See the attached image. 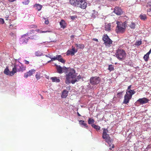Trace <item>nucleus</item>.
<instances>
[{"label": "nucleus", "mask_w": 151, "mask_h": 151, "mask_svg": "<svg viewBox=\"0 0 151 151\" xmlns=\"http://www.w3.org/2000/svg\"><path fill=\"white\" fill-rule=\"evenodd\" d=\"M132 86L130 85L128 87L127 89L126 90V93L124 95V99L123 101V103L127 104L131 99L132 95L134 94L135 92L134 90L130 89Z\"/></svg>", "instance_id": "obj_1"}, {"label": "nucleus", "mask_w": 151, "mask_h": 151, "mask_svg": "<svg viewBox=\"0 0 151 151\" xmlns=\"http://www.w3.org/2000/svg\"><path fill=\"white\" fill-rule=\"evenodd\" d=\"M75 70L74 69H71L70 70L68 74L66 75L65 83L69 84L71 83L72 81L76 78Z\"/></svg>", "instance_id": "obj_2"}, {"label": "nucleus", "mask_w": 151, "mask_h": 151, "mask_svg": "<svg viewBox=\"0 0 151 151\" xmlns=\"http://www.w3.org/2000/svg\"><path fill=\"white\" fill-rule=\"evenodd\" d=\"M116 23L117 25L115 29L116 32L117 33H124L126 28V22H117Z\"/></svg>", "instance_id": "obj_3"}, {"label": "nucleus", "mask_w": 151, "mask_h": 151, "mask_svg": "<svg viewBox=\"0 0 151 151\" xmlns=\"http://www.w3.org/2000/svg\"><path fill=\"white\" fill-rule=\"evenodd\" d=\"M116 57L119 60H122L125 58L126 53L123 49H118L115 54Z\"/></svg>", "instance_id": "obj_4"}, {"label": "nucleus", "mask_w": 151, "mask_h": 151, "mask_svg": "<svg viewBox=\"0 0 151 151\" xmlns=\"http://www.w3.org/2000/svg\"><path fill=\"white\" fill-rule=\"evenodd\" d=\"M108 132V130L107 129H103L102 137L105 139V141L107 142L108 144H109V142H112L113 140L111 139L107 133Z\"/></svg>", "instance_id": "obj_5"}, {"label": "nucleus", "mask_w": 151, "mask_h": 151, "mask_svg": "<svg viewBox=\"0 0 151 151\" xmlns=\"http://www.w3.org/2000/svg\"><path fill=\"white\" fill-rule=\"evenodd\" d=\"M102 39L106 47H110L111 45L112 44V41L107 35H104L103 36Z\"/></svg>", "instance_id": "obj_6"}, {"label": "nucleus", "mask_w": 151, "mask_h": 151, "mask_svg": "<svg viewBox=\"0 0 151 151\" xmlns=\"http://www.w3.org/2000/svg\"><path fill=\"white\" fill-rule=\"evenodd\" d=\"M13 69L14 70L15 72L14 73H16L17 70L19 72H23L25 70L26 67L24 66L21 63L19 64H17L15 63L14 65V67L13 68Z\"/></svg>", "instance_id": "obj_7"}, {"label": "nucleus", "mask_w": 151, "mask_h": 151, "mask_svg": "<svg viewBox=\"0 0 151 151\" xmlns=\"http://www.w3.org/2000/svg\"><path fill=\"white\" fill-rule=\"evenodd\" d=\"M101 79L99 77H92L90 79V82L92 85H96L99 83Z\"/></svg>", "instance_id": "obj_8"}, {"label": "nucleus", "mask_w": 151, "mask_h": 151, "mask_svg": "<svg viewBox=\"0 0 151 151\" xmlns=\"http://www.w3.org/2000/svg\"><path fill=\"white\" fill-rule=\"evenodd\" d=\"M14 72H15L14 70L13 69V68L12 71H10L8 67L6 68L4 71V73L5 74L11 76H13L15 74Z\"/></svg>", "instance_id": "obj_9"}, {"label": "nucleus", "mask_w": 151, "mask_h": 151, "mask_svg": "<svg viewBox=\"0 0 151 151\" xmlns=\"http://www.w3.org/2000/svg\"><path fill=\"white\" fill-rule=\"evenodd\" d=\"M79 4L80 5V6H78V7L81 8L82 9H85L87 7V3L86 1L85 0H79Z\"/></svg>", "instance_id": "obj_10"}, {"label": "nucleus", "mask_w": 151, "mask_h": 151, "mask_svg": "<svg viewBox=\"0 0 151 151\" xmlns=\"http://www.w3.org/2000/svg\"><path fill=\"white\" fill-rule=\"evenodd\" d=\"M35 70L34 69H31L29 70V71L27 72L24 74V77L25 78H27L29 76H30L33 74L35 73Z\"/></svg>", "instance_id": "obj_11"}, {"label": "nucleus", "mask_w": 151, "mask_h": 151, "mask_svg": "<svg viewBox=\"0 0 151 151\" xmlns=\"http://www.w3.org/2000/svg\"><path fill=\"white\" fill-rule=\"evenodd\" d=\"M77 50H76L75 48L73 46L72 47V49L70 50H68L66 53L67 55H74L75 53L77 52Z\"/></svg>", "instance_id": "obj_12"}, {"label": "nucleus", "mask_w": 151, "mask_h": 151, "mask_svg": "<svg viewBox=\"0 0 151 151\" xmlns=\"http://www.w3.org/2000/svg\"><path fill=\"white\" fill-rule=\"evenodd\" d=\"M79 1V0H70L69 2L71 5L78 7L80 6L78 3Z\"/></svg>", "instance_id": "obj_13"}, {"label": "nucleus", "mask_w": 151, "mask_h": 151, "mask_svg": "<svg viewBox=\"0 0 151 151\" xmlns=\"http://www.w3.org/2000/svg\"><path fill=\"white\" fill-rule=\"evenodd\" d=\"M114 12L117 15H120L122 14V10L119 7H116L114 10Z\"/></svg>", "instance_id": "obj_14"}, {"label": "nucleus", "mask_w": 151, "mask_h": 151, "mask_svg": "<svg viewBox=\"0 0 151 151\" xmlns=\"http://www.w3.org/2000/svg\"><path fill=\"white\" fill-rule=\"evenodd\" d=\"M140 104H143L147 103L148 101V99L146 98H144L141 99H139L137 101Z\"/></svg>", "instance_id": "obj_15"}, {"label": "nucleus", "mask_w": 151, "mask_h": 151, "mask_svg": "<svg viewBox=\"0 0 151 151\" xmlns=\"http://www.w3.org/2000/svg\"><path fill=\"white\" fill-rule=\"evenodd\" d=\"M55 58L56 60H58L59 62H60L63 63H65V61L62 58L61 55H57L55 56Z\"/></svg>", "instance_id": "obj_16"}, {"label": "nucleus", "mask_w": 151, "mask_h": 151, "mask_svg": "<svg viewBox=\"0 0 151 151\" xmlns=\"http://www.w3.org/2000/svg\"><path fill=\"white\" fill-rule=\"evenodd\" d=\"M68 91L66 90H64L62 92L61 97L62 98H65L68 95Z\"/></svg>", "instance_id": "obj_17"}, {"label": "nucleus", "mask_w": 151, "mask_h": 151, "mask_svg": "<svg viewBox=\"0 0 151 151\" xmlns=\"http://www.w3.org/2000/svg\"><path fill=\"white\" fill-rule=\"evenodd\" d=\"M55 65L56 66L58 73L60 74L63 73V68L60 66L57 65L56 64H55Z\"/></svg>", "instance_id": "obj_18"}, {"label": "nucleus", "mask_w": 151, "mask_h": 151, "mask_svg": "<svg viewBox=\"0 0 151 151\" xmlns=\"http://www.w3.org/2000/svg\"><path fill=\"white\" fill-rule=\"evenodd\" d=\"M60 24L61 27L64 29L66 27V24L64 20H61L60 22Z\"/></svg>", "instance_id": "obj_19"}, {"label": "nucleus", "mask_w": 151, "mask_h": 151, "mask_svg": "<svg viewBox=\"0 0 151 151\" xmlns=\"http://www.w3.org/2000/svg\"><path fill=\"white\" fill-rule=\"evenodd\" d=\"M81 78V76L80 75H79L77 76V77L75 78L74 80H73L71 82V83L73 84H74L76 82L78 81L79 80H80Z\"/></svg>", "instance_id": "obj_20"}, {"label": "nucleus", "mask_w": 151, "mask_h": 151, "mask_svg": "<svg viewBox=\"0 0 151 151\" xmlns=\"http://www.w3.org/2000/svg\"><path fill=\"white\" fill-rule=\"evenodd\" d=\"M75 45L78 49H83L85 47L84 45L82 44H76Z\"/></svg>", "instance_id": "obj_21"}, {"label": "nucleus", "mask_w": 151, "mask_h": 151, "mask_svg": "<svg viewBox=\"0 0 151 151\" xmlns=\"http://www.w3.org/2000/svg\"><path fill=\"white\" fill-rule=\"evenodd\" d=\"M51 79L52 80V82H59L60 81V80L59 78H58L56 77H51Z\"/></svg>", "instance_id": "obj_22"}, {"label": "nucleus", "mask_w": 151, "mask_h": 151, "mask_svg": "<svg viewBox=\"0 0 151 151\" xmlns=\"http://www.w3.org/2000/svg\"><path fill=\"white\" fill-rule=\"evenodd\" d=\"M34 6L36 8V9L38 11H40L42 7V6L41 5L37 4H35Z\"/></svg>", "instance_id": "obj_23"}, {"label": "nucleus", "mask_w": 151, "mask_h": 151, "mask_svg": "<svg viewBox=\"0 0 151 151\" xmlns=\"http://www.w3.org/2000/svg\"><path fill=\"white\" fill-rule=\"evenodd\" d=\"M111 24L109 23L105 25V30L109 31L111 30Z\"/></svg>", "instance_id": "obj_24"}, {"label": "nucleus", "mask_w": 151, "mask_h": 151, "mask_svg": "<svg viewBox=\"0 0 151 151\" xmlns=\"http://www.w3.org/2000/svg\"><path fill=\"white\" fill-rule=\"evenodd\" d=\"M79 123L80 124L84 126L86 128H88V126L87 125V124H86L84 121L80 120L79 121Z\"/></svg>", "instance_id": "obj_25"}, {"label": "nucleus", "mask_w": 151, "mask_h": 151, "mask_svg": "<svg viewBox=\"0 0 151 151\" xmlns=\"http://www.w3.org/2000/svg\"><path fill=\"white\" fill-rule=\"evenodd\" d=\"M150 54L149 52H148L144 56L143 58L145 61H147L149 58V55Z\"/></svg>", "instance_id": "obj_26"}, {"label": "nucleus", "mask_w": 151, "mask_h": 151, "mask_svg": "<svg viewBox=\"0 0 151 151\" xmlns=\"http://www.w3.org/2000/svg\"><path fill=\"white\" fill-rule=\"evenodd\" d=\"M139 17L141 19L144 20H145L147 19L146 15L145 14H141L140 15Z\"/></svg>", "instance_id": "obj_27"}, {"label": "nucleus", "mask_w": 151, "mask_h": 151, "mask_svg": "<svg viewBox=\"0 0 151 151\" xmlns=\"http://www.w3.org/2000/svg\"><path fill=\"white\" fill-rule=\"evenodd\" d=\"M92 127L96 129L97 130H99L100 129V127L98 125H97L95 124H93L91 125Z\"/></svg>", "instance_id": "obj_28"}, {"label": "nucleus", "mask_w": 151, "mask_h": 151, "mask_svg": "<svg viewBox=\"0 0 151 151\" xmlns=\"http://www.w3.org/2000/svg\"><path fill=\"white\" fill-rule=\"evenodd\" d=\"M38 37V36L37 35H34L33 36H31L30 37H29V38L32 40H36Z\"/></svg>", "instance_id": "obj_29"}, {"label": "nucleus", "mask_w": 151, "mask_h": 151, "mask_svg": "<svg viewBox=\"0 0 151 151\" xmlns=\"http://www.w3.org/2000/svg\"><path fill=\"white\" fill-rule=\"evenodd\" d=\"M108 70L110 71L114 70V66L111 64L109 65Z\"/></svg>", "instance_id": "obj_30"}, {"label": "nucleus", "mask_w": 151, "mask_h": 151, "mask_svg": "<svg viewBox=\"0 0 151 151\" xmlns=\"http://www.w3.org/2000/svg\"><path fill=\"white\" fill-rule=\"evenodd\" d=\"M28 40L24 37H22L20 39V41L22 43H26L27 42Z\"/></svg>", "instance_id": "obj_31"}, {"label": "nucleus", "mask_w": 151, "mask_h": 151, "mask_svg": "<svg viewBox=\"0 0 151 151\" xmlns=\"http://www.w3.org/2000/svg\"><path fill=\"white\" fill-rule=\"evenodd\" d=\"M94 120L92 118H89L88 120V123L89 124H91L94 122Z\"/></svg>", "instance_id": "obj_32"}, {"label": "nucleus", "mask_w": 151, "mask_h": 151, "mask_svg": "<svg viewBox=\"0 0 151 151\" xmlns=\"http://www.w3.org/2000/svg\"><path fill=\"white\" fill-rule=\"evenodd\" d=\"M129 27L131 29H134L135 28V24L134 23L132 22L130 25Z\"/></svg>", "instance_id": "obj_33"}, {"label": "nucleus", "mask_w": 151, "mask_h": 151, "mask_svg": "<svg viewBox=\"0 0 151 151\" xmlns=\"http://www.w3.org/2000/svg\"><path fill=\"white\" fill-rule=\"evenodd\" d=\"M123 92H120L117 94V96L119 98H121L122 96Z\"/></svg>", "instance_id": "obj_34"}, {"label": "nucleus", "mask_w": 151, "mask_h": 151, "mask_svg": "<svg viewBox=\"0 0 151 151\" xmlns=\"http://www.w3.org/2000/svg\"><path fill=\"white\" fill-rule=\"evenodd\" d=\"M35 77L37 80H39L40 78V73L39 72L37 73L35 75Z\"/></svg>", "instance_id": "obj_35"}, {"label": "nucleus", "mask_w": 151, "mask_h": 151, "mask_svg": "<svg viewBox=\"0 0 151 151\" xmlns=\"http://www.w3.org/2000/svg\"><path fill=\"white\" fill-rule=\"evenodd\" d=\"M111 142H109V147H110L109 149L110 150H111V148H114V145L112 144Z\"/></svg>", "instance_id": "obj_36"}, {"label": "nucleus", "mask_w": 151, "mask_h": 151, "mask_svg": "<svg viewBox=\"0 0 151 151\" xmlns=\"http://www.w3.org/2000/svg\"><path fill=\"white\" fill-rule=\"evenodd\" d=\"M29 0H27L24 1H23L22 3L25 5H27L29 4Z\"/></svg>", "instance_id": "obj_37"}, {"label": "nucleus", "mask_w": 151, "mask_h": 151, "mask_svg": "<svg viewBox=\"0 0 151 151\" xmlns=\"http://www.w3.org/2000/svg\"><path fill=\"white\" fill-rule=\"evenodd\" d=\"M35 33V31L34 30H31L28 33V35H30L31 34H34Z\"/></svg>", "instance_id": "obj_38"}, {"label": "nucleus", "mask_w": 151, "mask_h": 151, "mask_svg": "<svg viewBox=\"0 0 151 151\" xmlns=\"http://www.w3.org/2000/svg\"><path fill=\"white\" fill-rule=\"evenodd\" d=\"M4 22V20L3 19L0 18V24H3Z\"/></svg>", "instance_id": "obj_39"}, {"label": "nucleus", "mask_w": 151, "mask_h": 151, "mask_svg": "<svg viewBox=\"0 0 151 151\" xmlns=\"http://www.w3.org/2000/svg\"><path fill=\"white\" fill-rule=\"evenodd\" d=\"M49 58L51 59V61H53L56 60L55 56H54L53 58H51V57H49Z\"/></svg>", "instance_id": "obj_40"}, {"label": "nucleus", "mask_w": 151, "mask_h": 151, "mask_svg": "<svg viewBox=\"0 0 151 151\" xmlns=\"http://www.w3.org/2000/svg\"><path fill=\"white\" fill-rule=\"evenodd\" d=\"M142 44V42L140 41H138L136 42V45H139Z\"/></svg>", "instance_id": "obj_41"}, {"label": "nucleus", "mask_w": 151, "mask_h": 151, "mask_svg": "<svg viewBox=\"0 0 151 151\" xmlns=\"http://www.w3.org/2000/svg\"><path fill=\"white\" fill-rule=\"evenodd\" d=\"M147 7L151 6V1L148 2V3H147Z\"/></svg>", "instance_id": "obj_42"}, {"label": "nucleus", "mask_w": 151, "mask_h": 151, "mask_svg": "<svg viewBox=\"0 0 151 151\" xmlns=\"http://www.w3.org/2000/svg\"><path fill=\"white\" fill-rule=\"evenodd\" d=\"M50 31H40V33H46V32H50Z\"/></svg>", "instance_id": "obj_43"}, {"label": "nucleus", "mask_w": 151, "mask_h": 151, "mask_svg": "<svg viewBox=\"0 0 151 151\" xmlns=\"http://www.w3.org/2000/svg\"><path fill=\"white\" fill-rule=\"evenodd\" d=\"M24 63L26 65H28L29 64V62L26 60H24Z\"/></svg>", "instance_id": "obj_44"}, {"label": "nucleus", "mask_w": 151, "mask_h": 151, "mask_svg": "<svg viewBox=\"0 0 151 151\" xmlns=\"http://www.w3.org/2000/svg\"><path fill=\"white\" fill-rule=\"evenodd\" d=\"M76 17L74 16H70L71 19H74Z\"/></svg>", "instance_id": "obj_45"}, {"label": "nucleus", "mask_w": 151, "mask_h": 151, "mask_svg": "<svg viewBox=\"0 0 151 151\" xmlns=\"http://www.w3.org/2000/svg\"><path fill=\"white\" fill-rule=\"evenodd\" d=\"M16 0H8V1L10 2H12L16 1Z\"/></svg>", "instance_id": "obj_46"}, {"label": "nucleus", "mask_w": 151, "mask_h": 151, "mask_svg": "<svg viewBox=\"0 0 151 151\" xmlns=\"http://www.w3.org/2000/svg\"><path fill=\"white\" fill-rule=\"evenodd\" d=\"M45 24H47L49 23V21L48 20H45Z\"/></svg>", "instance_id": "obj_47"}, {"label": "nucleus", "mask_w": 151, "mask_h": 151, "mask_svg": "<svg viewBox=\"0 0 151 151\" xmlns=\"http://www.w3.org/2000/svg\"><path fill=\"white\" fill-rule=\"evenodd\" d=\"M93 40H94V41H96V42H98V40L96 38H93Z\"/></svg>", "instance_id": "obj_48"}, {"label": "nucleus", "mask_w": 151, "mask_h": 151, "mask_svg": "<svg viewBox=\"0 0 151 151\" xmlns=\"http://www.w3.org/2000/svg\"><path fill=\"white\" fill-rule=\"evenodd\" d=\"M36 32H37L40 33V31H41L39 29H37L36 30H35Z\"/></svg>", "instance_id": "obj_49"}, {"label": "nucleus", "mask_w": 151, "mask_h": 151, "mask_svg": "<svg viewBox=\"0 0 151 151\" xmlns=\"http://www.w3.org/2000/svg\"><path fill=\"white\" fill-rule=\"evenodd\" d=\"M147 11L148 12H151V7L149 9H148L147 10Z\"/></svg>", "instance_id": "obj_50"}, {"label": "nucleus", "mask_w": 151, "mask_h": 151, "mask_svg": "<svg viewBox=\"0 0 151 151\" xmlns=\"http://www.w3.org/2000/svg\"><path fill=\"white\" fill-rule=\"evenodd\" d=\"M10 35L11 36H13L14 35V34L13 33L11 32L10 33Z\"/></svg>", "instance_id": "obj_51"}, {"label": "nucleus", "mask_w": 151, "mask_h": 151, "mask_svg": "<svg viewBox=\"0 0 151 151\" xmlns=\"http://www.w3.org/2000/svg\"><path fill=\"white\" fill-rule=\"evenodd\" d=\"M77 114L78 115V116H81V115L79 114V113L78 112H77Z\"/></svg>", "instance_id": "obj_52"}, {"label": "nucleus", "mask_w": 151, "mask_h": 151, "mask_svg": "<svg viewBox=\"0 0 151 151\" xmlns=\"http://www.w3.org/2000/svg\"><path fill=\"white\" fill-rule=\"evenodd\" d=\"M74 37V36L73 35H72L71 36V37Z\"/></svg>", "instance_id": "obj_53"}, {"label": "nucleus", "mask_w": 151, "mask_h": 151, "mask_svg": "<svg viewBox=\"0 0 151 151\" xmlns=\"http://www.w3.org/2000/svg\"><path fill=\"white\" fill-rule=\"evenodd\" d=\"M51 61V60H50V61H48V63H49Z\"/></svg>", "instance_id": "obj_54"}, {"label": "nucleus", "mask_w": 151, "mask_h": 151, "mask_svg": "<svg viewBox=\"0 0 151 151\" xmlns=\"http://www.w3.org/2000/svg\"><path fill=\"white\" fill-rule=\"evenodd\" d=\"M12 26V25H10V27H11Z\"/></svg>", "instance_id": "obj_55"}, {"label": "nucleus", "mask_w": 151, "mask_h": 151, "mask_svg": "<svg viewBox=\"0 0 151 151\" xmlns=\"http://www.w3.org/2000/svg\"><path fill=\"white\" fill-rule=\"evenodd\" d=\"M46 57H49L50 56H48L47 55H46Z\"/></svg>", "instance_id": "obj_56"}, {"label": "nucleus", "mask_w": 151, "mask_h": 151, "mask_svg": "<svg viewBox=\"0 0 151 151\" xmlns=\"http://www.w3.org/2000/svg\"><path fill=\"white\" fill-rule=\"evenodd\" d=\"M41 98L42 99H43V97H42V96H41Z\"/></svg>", "instance_id": "obj_57"}]
</instances>
